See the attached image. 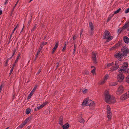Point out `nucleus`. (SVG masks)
Instances as JSON below:
<instances>
[{
  "instance_id": "nucleus-1",
  "label": "nucleus",
  "mask_w": 129,
  "mask_h": 129,
  "mask_svg": "<svg viewBox=\"0 0 129 129\" xmlns=\"http://www.w3.org/2000/svg\"><path fill=\"white\" fill-rule=\"evenodd\" d=\"M122 53L120 52L115 54V57L117 58L118 59L119 61H121L122 60V58L124 56H126L129 53V50L126 47H123L122 49Z\"/></svg>"
},
{
  "instance_id": "nucleus-5",
  "label": "nucleus",
  "mask_w": 129,
  "mask_h": 129,
  "mask_svg": "<svg viewBox=\"0 0 129 129\" xmlns=\"http://www.w3.org/2000/svg\"><path fill=\"white\" fill-rule=\"evenodd\" d=\"M105 100L107 103L110 102L112 96L109 93V90L108 89L105 91L104 92Z\"/></svg>"
},
{
  "instance_id": "nucleus-15",
  "label": "nucleus",
  "mask_w": 129,
  "mask_h": 129,
  "mask_svg": "<svg viewBox=\"0 0 129 129\" xmlns=\"http://www.w3.org/2000/svg\"><path fill=\"white\" fill-rule=\"evenodd\" d=\"M58 42H57L55 44V46H54V47L53 48V51L52 52V53H53L55 51L56 49L58 47Z\"/></svg>"
},
{
  "instance_id": "nucleus-25",
  "label": "nucleus",
  "mask_w": 129,
  "mask_h": 129,
  "mask_svg": "<svg viewBox=\"0 0 129 129\" xmlns=\"http://www.w3.org/2000/svg\"><path fill=\"white\" fill-rule=\"evenodd\" d=\"M69 126V124H68L67 123L64 125L63 126V128L64 129H67Z\"/></svg>"
},
{
  "instance_id": "nucleus-33",
  "label": "nucleus",
  "mask_w": 129,
  "mask_h": 129,
  "mask_svg": "<svg viewBox=\"0 0 129 129\" xmlns=\"http://www.w3.org/2000/svg\"><path fill=\"white\" fill-rule=\"evenodd\" d=\"M49 103V102L47 101H46L43 103L42 104V105H43L44 107L47 104Z\"/></svg>"
},
{
  "instance_id": "nucleus-50",
  "label": "nucleus",
  "mask_w": 129,
  "mask_h": 129,
  "mask_svg": "<svg viewBox=\"0 0 129 129\" xmlns=\"http://www.w3.org/2000/svg\"><path fill=\"white\" fill-rule=\"evenodd\" d=\"M2 85L1 84L0 86V90H1L2 89Z\"/></svg>"
},
{
  "instance_id": "nucleus-63",
  "label": "nucleus",
  "mask_w": 129,
  "mask_h": 129,
  "mask_svg": "<svg viewBox=\"0 0 129 129\" xmlns=\"http://www.w3.org/2000/svg\"><path fill=\"white\" fill-rule=\"evenodd\" d=\"M13 34H12V33H11V34L10 35V37H11L12 36Z\"/></svg>"
},
{
  "instance_id": "nucleus-41",
  "label": "nucleus",
  "mask_w": 129,
  "mask_h": 129,
  "mask_svg": "<svg viewBox=\"0 0 129 129\" xmlns=\"http://www.w3.org/2000/svg\"><path fill=\"white\" fill-rule=\"evenodd\" d=\"M32 95H31L30 94L28 96V97L27 98L28 99H30L31 97V96H32Z\"/></svg>"
},
{
  "instance_id": "nucleus-64",
  "label": "nucleus",
  "mask_w": 129,
  "mask_h": 129,
  "mask_svg": "<svg viewBox=\"0 0 129 129\" xmlns=\"http://www.w3.org/2000/svg\"><path fill=\"white\" fill-rule=\"evenodd\" d=\"M14 31H12V34H13L14 33Z\"/></svg>"
},
{
  "instance_id": "nucleus-35",
  "label": "nucleus",
  "mask_w": 129,
  "mask_h": 129,
  "mask_svg": "<svg viewBox=\"0 0 129 129\" xmlns=\"http://www.w3.org/2000/svg\"><path fill=\"white\" fill-rule=\"evenodd\" d=\"M126 82L129 83V75L126 78Z\"/></svg>"
},
{
  "instance_id": "nucleus-45",
  "label": "nucleus",
  "mask_w": 129,
  "mask_h": 129,
  "mask_svg": "<svg viewBox=\"0 0 129 129\" xmlns=\"http://www.w3.org/2000/svg\"><path fill=\"white\" fill-rule=\"evenodd\" d=\"M37 86H35L34 88L32 90L34 92L36 90V89L37 88Z\"/></svg>"
},
{
  "instance_id": "nucleus-62",
  "label": "nucleus",
  "mask_w": 129,
  "mask_h": 129,
  "mask_svg": "<svg viewBox=\"0 0 129 129\" xmlns=\"http://www.w3.org/2000/svg\"><path fill=\"white\" fill-rule=\"evenodd\" d=\"M6 2L4 4H5L6 3V2H7V0H6Z\"/></svg>"
},
{
  "instance_id": "nucleus-42",
  "label": "nucleus",
  "mask_w": 129,
  "mask_h": 129,
  "mask_svg": "<svg viewBox=\"0 0 129 129\" xmlns=\"http://www.w3.org/2000/svg\"><path fill=\"white\" fill-rule=\"evenodd\" d=\"M128 12H129V8L125 11V13H128Z\"/></svg>"
},
{
  "instance_id": "nucleus-60",
  "label": "nucleus",
  "mask_w": 129,
  "mask_h": 129,
  "mask_svg": "<svg viewBox=\"0 0 129 129\" xmlns=\"http://www.w3.org/2000/svg\"><path fill=\"white\" fill-rule=\"evenodd\" d=\"M30 127V126H29L27 129H28Z\"/></svg>"
},
{
  "instance_id": "nucleus-20",
  "label": "nucleus",
  "mask_w": 129,
  "mask_h": 129,
  "mask_svg": "<svg viewBox=\"0 0 129 129\" xmlns=\"http://www.w3.org/2000/svg\"><path fill=\"white\" fill-rule=\"evenodd\" d=\"M129 26V21L126 22L124 25L123 27V28L125 29Z\"/></svg>"
},
{
  "instance_id": "nucleus-9",
  "label": "nucleus",
  "mask_w": 129,
  "mask_h": 129,
  "mask_svg": "<svg viewBox=\"0 0 129 129\" xmlns=\"http://www.w3.org/2000/svg\"><path fill=\"white\" fill-rule=\"evenodd\" d=\"M119 64L118 61H116L115 63V65L112 66L111 68V70L113 71L117 70L119 67Z\"/></svg>"
},
{
  "instance_id": "nucleus-36",
  "label": "nucleus",
  "mask_w": 129,
  "mask_h": 129,
  "mask_svg": "<svg viewBox=\"0 0 129 129\" xmlns=\"http://www.w3.org/2000/svg\"><path fill=\"white\" fill-rule=\"evenodd\" d=\"M19 27V25L17 24L15 27V28H14V29H13V31H14V32L15 31V30H16V29L17 28H18V27Z\"/></svg>"
},
{
  "instance_id": "nucleus-18",
  "label": "nucleus",
  "mask_w": 129,
  "mask_h": 129,
  "mask_svg": "<svg viewBox=\"0 0 129 129\" xmlns=\"http://www.w3.org/2000/svg\"><path fill=\"white\" fill-rule=\"evenodd\" d=\"M107 117L108 118V120L109 121L110 120L111 118L112 113L111 112L107 113Z\"/></svg>"
},
{
  "instance_id": "nucleus-17",
  "label": "nucleus",
  "mask_w": 129,
  "mask_h": 129,
  "mask_svg": "<svg viewBox=\"0 0 129 129\" xmlns=\"http://www.w3.org/2000/svg\"><path fill=\"white\" fill-rule=\"evenodd\" d=\"M114 64V63L113 62H112L111 63H107L105 64L106 66H105V68H107V67H110V66H112Z\"/></svg>"
},
{
  "instance_id": "nucleus-19",
  "label": "nucleus",
  "mask_w": 129,
  "mask_h": 129,
  "mask_svg": "<svg viewBox=\"0 0 129 129\" xmlns=\"http://www.w3.org/2000/svg\"><path fill=\"white\" fill-rule=\"evenodd\" d=\"M89 26L90 28L91 31H92L93 30V26L92 23L91 22L89 23Z\"/></svg>"
},
{
  "instance_id": "nucleus-7",
  "label": "nucleus",
  "mask_w": 129,
  "mask_h": 129,
  "mask_svg": "<svg viewBox=\"0 0 129 129\" xmlns=\"http://www.w3.org/2000/svg\"><path fill=\"white\" fill-rule=\"evenodd\" d=\"M109 78L108 74H106L104 77L103 80H101L99 82L100 85H102L104 84Z\"/></svg>"
},
{
  "instance_id": "nucleus-21",
  "label": "nucleus",
  "mask_w": 129,
  "mask_h": 129,
  "mask_svg": "<svg viewBox=\"0 0 129 129\" xmlns=\"http://www.w3.org/2000/svg\"><path fill=\"white\" fill-rule=\"evenodd\" d=\"M63 117L61 116L60 118L59 119V123L61 125H63Z\"/></svg>"
},
{
  "instance_id": "nucleus-26",
  "label": "nucleus",
  "mask_w": 129,
  "mask_h": 129,
  "mask_svg": "<svg viewBox=\"0 0 129 129\" xmlns=\"http://www.w3.org/2000/svg\"><path fill=\"white\" fill-rule=\"evenodd\" d=\"M117 84V83L116 82H112L110 83L109 85L111 86H113L115 85H116Z\"/></svg>"
},
{
  "instance_id": "nucleus-16",
  "label": "nucleus",
  "mask_w": 129,
  "mask_h": 129,
  "mask_svg": "<svg viewBox=\"0 0 129 129\" xmlns=\"http://www.w3.org/2000/svg\"><path fill=\"white\" fill-rule=\"evenodd\" d=\"M20 53H19L16 58V60H15V62L14 64H13L14 66L15 65H16V64L18 61V60L20 58Z\"/></svg>"
},
{
  "instance_id": "nucleus-31",
  "label": "nucleus",
  "mask_w": 129,
  "mask_h": 129,
  "mask_svg": "<svg viewBox=\"0 0 129 129\" xmlns=\"http://www.w3.org/2000/svg\"><path fill=\"white\" fill-rule=\"evenodd\" d=\"M44 43H43L42 45L40 46V48L39 50H40L41 51L42 49V48H43V45H44ZM46 44H47V43H46V44H45V45Z\"/></svg>"
},
{
  "instance_id": "nucleus-43",
  "label": "nucleus",
  "mask_w": 129,
  "mask_h": 129,
  "mask_svg": "<svg viewBox=\"0 0 129 129\" xmlns=\"http://www.w3.org/2000/svg\"><path fill=\"white\" fill-rule=\"evenodd\" d=\"M122 30V29H118V33H120L121 32Z\"/></svg>"
},
{
  "instance_id": "nucleus-57",
  "label": "nucleus",
  "mask_w": 129,
  "mask_h": 129,
  "mask_svg": "<svg viewBox=\"0 0 129 129\" xmlns=\"http://www.w3.org/2000/svg\"><path fill=\"white\" fill-rule=\"evenodd\" d=\"M2 11L1 10H0V15H1L2 14Z\"/></svg>"
},
{
  "instance_id": "nucleus-38",
  "label": "nucleus",
  "mask_w": 129,
  "mask_h": 129,
  "mask_svg": "<svg viewBox=\"0 0 129 129\" xmlns=\"http://www.w3.org/2000/svg\"><path fill=\"white\" fill-rule=\"evenodd\" d=\"M77 36L76 35H74L73 37V40H75L77 38Z\"/></svg>"
},
{
  "instance_id": "nucleus-29",
  "label": "nucleus",
  "mask_w": 129,
  "mask_h": 129,
  "mask_svg": "<svg viewBox=\"0 0 129 129\" xmlns=\"http://www.w3.org/2000/svg\"><path fill=\"white\" fill-rule=\"evenodd\" d=\"M121 10V9L119 8L117 10L115 11L114 12V14H116L118 13Z\"/></svg>"
},
{
  "instance_id": "nucleus-24",
  "label": "nucleus",
  "mask_w": 129,
  "mask_h": 129,
  "mask_svg": "<svg viewBox=\"0 0 129 129\" xmlns=\"http://www.w3.org/2000/svg\"><path fill=\"white\" fill-rule=\"evenodd\" d=\"M30 118L29 117H28L23 122L25 125L30 120Z\"/></svg>"
},
{
  "instance_id": "nucleus-47",
  "label": "nucleus",
  "mask_w": 129,
  "mask_h": 129,
  "mask_svg": "<svg viewBox=\"0 0 129 129\" xmlns=\"http://www.w3.org/2000/svg\"><path fill=\"white\" fill-rule=\"evenodd\" d=\"M42 106H41V105H40V106L38 107H37V108H38V110H39V109H41L42 108Z\"/></svg>"
},
{
  "instance_id": "nucleus-58",
  "label": "nucleus",
  "mask_w": 129,
  "mask_h": 129,
  "mask_svg": "<svg viewBox=\"0 0 129 129\" xmlns=\"http://www.w3.org/2000/svg\"><path fill=\"white\" fill-rule=\"evenodd\" d=\"M74 49H76V46L75 44L74 45Z\"/></svg>"
},
{
  "instance_id": "nucleus-4",
  "label": "nucleus",
  "mask_w": 129,
  "mask_h": 129,
  "mask_svg": "<svg viewBox=\"0 0 129 129\" xmlns=\"http://www.w3.org/2000/svg\"><path fill=\"white\" fill-rule=\"evenodd\" d=\"M128 64L127 62L124 63L122 66L121 68H119L118 71L120 72H127L128 69Z\"/></svg>"
},
{
  "instance_id": "nucleus-44",
  "label": "nucleus",
  "mask_w": 129,
  "mask_h": 129,
  "mask_svg": "<svg viewBox=\"0 0 129 129\" xmlns=\"http://www.w3.org/2000/svg\"><path fill=\"white\" fill-rule=\"evenodd\" d=\"M9 61V60H8V59H7V60H6V63H5V66H7V64H8V62Z\"/></svg>"
},
{
  "instance_id": "nucleus-10",
  "label": "nucleus",
  "mask_w": 129,
  "mask_h": 129,
  "mask_svg": "<svg viewBox=\"0 0 129 129\" xmlns=\"http://www.w3.org/2000/svg\"><path fill=\"white\" fill-rule=\"evenodd\" d=\"M129 97V94L127 93L122 95L120 97V99L122 100H124L127 99Z\"/></svg>"
},
{
  "instance_id": "nucleus-3",
  "label": "nucleus",
  "mask_w": 129,
  "mask_h": 129,
  "mask_svg": "<svg viewBox=\"0 0 129 129\" xmlns=\"http://www.w3.org/2000/svg\"><path fill=\"white\" fill-rule=\"evenodd\" d=\"M110 35V33L109 32L106 31L105 32L103 36L104 38L107 39V41L109 42L112 40L113 38V36H111Z\"/></svg>"
},
{
  "instance_id": "nucleus-39",
  "label": "nucleus",
  "mask_w": 129,
  "mask_h": 129,
  "mask_svg": "<svg viewBox=\"0 0 129 129\" xmlns=\"http://www.w3.org/2000/svg\"><path fill=\"white\" fill-rule=\"evenodd\" d=\"M16 49H15L13 51V53L12 55V57H13V56H14V55L15 54L16 52Z\"/></svg>"
},
{
  "instance_id": "nucleus-34",
  "label": "nucleus",
  "mask_w": 129,
  "mask_h": 129,
  "mask_svg": "<svg viewBox=\"0 0 129 129\" xmlns=\"http://www.w3.org/2000/svg\"><path fill=\"white\" fill-rule=\"evenodd\" d=\"M88 90L86 89H83V91L82 92L83 93H85L87 92V91Z\"/></svg>"
},
{
  "instance_id": "nucleus-40",
  "label": "nucleus",
  "mask_w": 129,
  "mask_h": 129,
  "mask_svg": "<svg viewBox=\"0 0 129 129\" xmlns=\"http://www.w3.org/2000/svg\"><path fill=\"white\" fill-rule=\"evenodd\" d=\"M112 16H110L109 17H108V19H107V22H108L110 20V19H111V18Z\"/></svg>"
},
{
  "instance_id": "nucleus-30",
  "label": "nucleus",
  "mask_w": 129,
  "mask_h": 129,
  "mask_svg": "<svg viewBox=\"0 0 129 129\" xmlns=\"http://www.w3.org/2000/svg\"><path fill=\"white\" fill-rule=\"evenodd\" d=\"M25 124L23 123V122L21 123L19 126V128H22L25 125Z\"/></svg>"
},
{
  "instance_id": "nucleus-53",
  "label": "nucleus",
  "mask_w": 129,
  "mask_h": 129,
  "mask_svg": "<svg viewBox=\"0 0 129 129\" xmlns=\"http://www.w3.org/2000/svg\"><path fill=\"white\" fill-rule=\"evenodd\" d=\"M18 0H18V1H17V2L16 3V4H15V6L16 7V5H17V3H18Z\"/></svg>"
},
{
  "instance_id": "nucleus-11",
  "label": "nucleus",
  "mask_w": 129,
  "mask_h": 129,
  "mask_svg": "<svg viewBox=\"0 0 129 129\" xmlns=\"http://www.w3.org/2000/svg\"><path fill=\"white\" fill-rule=\"evenodd\" d=\"M96 54L94 52L92 53V59L94 62L95 63H96Z\"/></svg>"
},
{
  "instance_id": "nucleus-22",
  "label": "nucleus",
  "mask_w": 129,
  "mask_h": 129,
  "mask_svg": "<svg viewBox=\"0 0 129 129\" xmlns=\"http://www.w3.org/2000/svg\"><path fill=\"white\" fill-rule=\"evenodd\" d=\"M78 121L81 123H84L85 122L84 119L82 118L81 117L80 118L78 119Z\"/></svg>"
},
{
  "instance_id": "nucleus-54",
  "label": "nucleus",
  "mask_w": 129,
  "mask_h": 129,
  "mask_svg": "<svg viewBox=\"0 0 129 129\" xmlns=\"http://www.w3.org/2000/svg\"><path fill=\"white\" fill-rule=\"evenodd\" d=\"M12 57V56H11L10 58H9L8 59H7L9 60H10L12 58V57Z\"/></svg>"
},
{
  "instance_id": "nucleus-14",
  "label": "nucleus",
  "mask_w": 129,
  "mask_h": 129,
  "mask_svg": "<svg viewBox=\"0 0 129 129\" xmlns=\"http://www.w3.org/2000/svg\"><path fill=\"white\" fill-rule=\"evenodd\" d=\"M123 39L125 43L128 44L129 43V39L127 37H125L123 38Z\"/></svg>"
},
{
  "instance_id": "nucleus-56",
  "label": "nucleus",
  "mask_w": 129,
  "mask_h": 129,
  "mask_svg": "<svg viewBox=\"0 0 129 129\" xmlns=\"http://www.w3.org/2000/svg\"><path fill=\"white\" fill-rule=\"evenodd\" d=\"M82 31L81 32H80V37H81V35L82 34Z\"/></svg>"
},
{
  "instance_id": "nucleus-48",
  "label": "nucleus",
  "mask_w": 129,
  "mask_h": 129,
  "mask_svg": "<svg viewBox=\"0 0 129 129\" xmlns=\"http://www.w3.org/2000/svg\"><path fill=\"white\" fill-rule=\"evenodd\" d=\"M40 50H38V51L37 53V55H39V54L40 52Z\"/></svg>"
},
{
  "instance_id": "nucleus-37",
  "label": "nucleus",
  "mask_w": 129,
  "mask_h": 129,
  "mask_svg": "<svg viewBox=\"0 0 129 129\" xmlns=\"http://www.w3.org/2000/svg\"><path fill=\"white\" fill-rule=\"evenodd\" d=\"M14 67V66H13V67L11 69L10 71V72L9 73L10 74H11V73H12V72L13 71V69Z\"/></svg>"
},
{
  "instance_id": "nucleus-51",
  "label": "nucleus",
  "mask_w": 129,
  "mask_h": 129,
  "mask_svg": "<svg viewBox=\"0 0 129 129\" xmlns=\"http://www.w3.org/2000/svg\"><path fill=\"white\" fill-rule=\"evenodd\" d=\"M66 49V47H64V48H63L62 51H64Z\"/></svg>"
},
{
  "instance_id": "nucleus-59",
  "label": "nucleus",
  "mask_w": 129,
  "mask_h": 129,
  "mask_svg": "<svg viewBox=\"0 0 129 129\" xmlns=\"http://www.w3.org/2000/svg\"><path fill=\"white\" fill-rule=\"evenodd\" d=\"M15 7V6H14V7H13V9H12V11H14Z\"/></svg>"
},
{
  "instance_id": "nucleus-46",
  "label": "nucleus",
  "mask_w": 129,
  "mask_h": 129,
  "mask_svg": "<svg viewBox=\"0 0 129 129\" xmlns=\"http://www.w3.org/2000/svg\"><path fill=\"white\" fill-rule=\"evenodd\" d=\"M41 69H39V70L38 72L36 74L37 75L39 74V73H40V72H41Z\"/></svg>"
},
{
  "instance_id": "nucleus-55",
  "label": "nucleus",
  "mask_w": 129,
  "mask_h": 129,
  "mask_svg": "<svg viewBox=\"0 0 129 129\" xmlns=\"http://www.w3.org/2000/svg\"><path fill=\"white\" fill-rule=\"evenodd\" d=\"M38 55H37V54L36 55V59L37 58V57H38Z\"/></svg>"
},
{
  "instance_id": "nucleus-13",
  "label": "nucleus",
  "mask_w": 129,
  "mask_h": 129,
  "mask_svg": "<svg viewBox=\"0 0 129 129\" xmlns=\"http://www.w3.org/2000/svg\"><path fill=\"white\" fill-rule=\"evenodd\" d=\"M120 45V44L119 43V42L115 46H113L112 48H110V50H113L117 48Z\"/></svg>"
},
{
  "instance_id": "nucleus-8",
  "label": "nucleus",
  "mask_w": 129,
  "mask_h": 129,
  "mask_svg": "<svg viewBox=\"0 0 129 129\" xmlns=\"http://www.w3.org/2000/svg\"><path fill=\"white\" fill-rule=\"evenodd\" d=\"M124 76L122 74L120 73L118 74L117 76V79L118 81L121 82L124 78Z\"/></svg>"
},
{
  "instance_id": "nucleus-23",
  "label": "nucleus",
  "mask_w": 129,
  "mask_h": 129,
  "mask_svg": "<svg viewBox=\"0 0 129 129\" xmlns=\"http://www.w3.org/2000/svg\"><path fill=\"white\" fill-rule=\"evenodd\" d=\"M92 68L93 67V69L91 71V72L92 73L94 76L96 75V73L95 72V70L96 68L93 66H92Z\"/></svg>"
},
{
  "instance_id": "nucleus-6",
  "label": "nucleus",
  "mask_w": 129,
  "mask_h": 129,
  "mask_svg": "<svg viewBox=\"0 0 129 129\" xmlns=\"http://www.w3.org/2000/svg\"><path fill=\"white\" fill-rule=\"evenodd\" d=\"M124 90L123 87L122 86H120L118 88L116 93L117 95H120L123 92Z\"/></svg>"
},
{
  "instance_id": "nucleus-52",
  "label": "nucleus",
  "mask_w": 129,
  "mask_h": 129,
  "mask_svg": "<svg viewBox=\"0 0 129 129\" xmlns=\"http://www.w3.org/2000/svg\"><path fill=\"white\" fill-rule=\"evenodd\" d=\"M76 51V49H74L73 50V53L74 54L75 53Z\"/></svg>"
},
{
  "instance_id": "nucleus-32",
  "label": "nucleus",
  "mask_w": 129,
  "mask_h": 129,
  "mask_svg": "<svg viewBox=\"0 0 129 129\" xmlns=\"http://www.w3.org/2000/svg\"><path fill=\"white\" fill-rule=\"evenodd\" d=\"M37 26V25L35 24L33 28L31 30V31L33 32L34 31L35 29L36 28Z\"/></svg>"
},
{
  "instance_id": "nucleus-49",
  "label": "nucleus",
  "mask_w": 129,
  "mask_h": 129,
  "mask_svg": "<svg viewBox=\"0 0 129 129\" xmlns=\"http://www.w3.org/2000/svg\"><path fill=\"white\" fill-rule=\"evenodd\" d=\"M34 92L32 90L31 91V92H30V94H31V95H33V94Z\"/></svg>"
},
{
  "instance_id": "nucleus-28",
  "label": "nucleus",
  "mask_w": 129,
  "mask_h": 129,
  "mask_svg": "<svg viewBox=\"0 0 129 129\" xmlns=\"http://www.w3.org/2000/svg\"><path fill=\"white\" fill-rule=\"evenodd\" d=\"M31 111V110L29 108H28L26 109V114H29L30 112Z\"/></svg>"
},
{
  "instance_id": "nucleus-2",
  "label": "nucleus",
  "mask_w": 129,
  "mask_h": 129,
  "mask_svg": "<svg viewBox=\"0 0 129 129\" xmlns=\"http://www.w3.org/2000/svg\"><path fill=\"white\" fill-rule=\"evenodd\" d=\"M87 105L89 106V108L91 110H93L95 107V104L94 102L91 100L87 98L83 100L82 105L84 107Z\"/></svg>"
},
{
  "instance_id": "nucleus-27",
  "label": "nucleus",
  "mask_w": 129,
  "mask_h": 129,
  "mask_svg": "<svg viewBox=\"0 0 129 129\" xmlns=\"http://www.w3.org/2000/svg\"><path fill=\"white\" fill-rule=\"evenodd\" d=\"M107 113L111 112V110L109 105H107Z\"/></svg>"
},
{
  "instance_id": "nucleus-61",
  "label": "nucleus",
  "mask_w": 129,
  "mask_h": 129,
  "mask_svg": "<svg viewBox=\"0 0 129 129\" xmlns=\"http://www.w3.org/2000/svg\"><path fill=\"white\" fill-rule=\"evenodd\" d=\"M41 105V106H42V108H43V107H44V106H43V105H42H42Z\"/></svg>"
},
{
  "instance_id": "nucleus-12",
  "label": "nucleus",
  "mask_w": 129,
  "mask_h": 129,
  "mask_svg": "<svg viewBox=\"0 0 129 129\" xmlns=\"http://www.w3.org/2000/svg\"><path fill=\"white\" fill-rule=\"evenodd\" d=\"M110 102H108L109 103H113L115 102L116 99L114 97L112 96Z\"/></svg>"
}]
</instances>
